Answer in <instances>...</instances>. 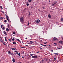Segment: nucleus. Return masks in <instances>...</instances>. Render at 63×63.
Returning <instances> with one entry per match:
<instances>
[{
  "label": "nucleus",
  "instance_id": "nucleus-53",
  "mask_svg": "<svg viewBox=\"0 0 63 63\" xmlns=\"http://www.w3.org/2000/svg\"><path fill=\"white\" fill-rule=\"evenodd\" d=\"M0 8H1V9H3V8H2V7L1 6V7H0Z\"/></svg>",
  "mask_w": 63,
  "mask_h": 63
},
{
  "label": "nucleus",
  "instance_id": "nucleus-15",
  "mask_svg": "<svg viewBox=\"0 0 63 63\" xmlns=\"http://www.w3.org/2000/svg\"><path fill=\"white\" fill-rule=\"evenodd\" d=\"M0 19H3V18L1 17H0Z\"/></svg>",
  "mask_w": 63,
  "mask_h": 63
},
{
  "label": "nucleus",
  "instance_id": "nucleus-61",
  "mask_svg": "<svg viewBox=\"0 0 63 63\" xmlns=\"http://www.w3.org/2000/svg\"><path fill=\"white\" fill-rule=\"evenodd\" d=\"M22 47V48H24V47Z\"/></svg>",
  "mask_w": 63,
  "mask_h": 63
},
{
  "label": "nucleus",
  "instance_id": "nucleus-59",
  "mask_svg": "<svg viewBox=\"0 0 63 63\" xmlns=\"http://www.w3.org/2000/svg\"><path fill=\"white\" fill-rule=\"evenodd\" d=\"M25 39H27V38H25Z\"/></svg>",
  "mask_w": 63,
  "mask_h": 63
},
{
  "label": "nucleus",
  "instance_id": "nucleus-19",
  "mask_svg": "<svg viewBox=\"0 0 63 63\" xmlns=\"http://www.w3.org/2000/svg\"><path fill=\"white\" fill-rule=\"evenodd\" d=\"M58 53H54V54H55V55H56L57 54V56L58 55Z\"/></svg>",
  "mask_w": 63,
  "mask_h": 63
},
{
  "label": "nucleus",
  "instance_id": "nucleus-6",
  "mask_svg": "<svg viewBox=\"0 0 63 63\" xmlns=\"http://www.w3.org/2000/svg\"><path fill=\"white\" fill-rule=\"evenodd\" d=\"M0 42H1L2 43H3V39L2 38L0 37Z\"/></svg>",
  "mask_w": 63,
  "mask_h": 63
},
{
  "label": "nucleus",
  "instance_id": "nucleus-32",
  "mask_svg": "<svg viewBox=\"0 0 63 63\" xmlns=\"http://www.w3.org/2000/svg\"><path fill=\"white\" fill-rule=\"evenodd\" d=\"M29 58H30H30H31V56H29Z\"/></svg>",
  "mask_w": 63,
  "mask_h": 63
},
{
  "label": "nucleus",
  "instance_id": "nucleus-54",
  "mask_svg": "<svg viewBox=\"0 0 63 63\" xmlns=\"http://www.w3.org/2000/svg\"><path fill=\"white\" fill-rule=\"evenodd\" d=\"M40 45H42V46H43V45L42 44H40Z\"/></svg>",
  "mask_w": 63,
  "mask_h": 63
},
{
  "label": "nucleus",
  "instance_id": "nucleus-45",
  "mask_svg": "<svg viewBox=\"0 0 63 63\" xmlns=\"http://www.w3.org/2000/svg\"><path fill=\"white\" fill-rule=\"evenodd\" d=\"M7 20H8V21H9V19H8V18H7Z\"/></svg>",
  "mask_w": 63,
  "mask_h": 63
},
{
  "label": "nucleus",
  "instance_id": "nucleus-51",
  "mask_svg": "<svg viewBox=\"0 0 63 63\" xmlns=\"http://www.w3.org/2000/svg\"><path fill=\"white\" fill-rule=\"evenodd\" d=\"M15 52H17V51H15Z\"/></svg>",
  "mask_w": 63,
  "mask_h": 63
},
{
  "label": "nucleus",
  "instance_id": "nucleus-40",
  "mask_svg": "<svg viewBox=\"0 0 63 63\" xmlns=\"http://www.w3.org/2000/svg\"><path fill=\"white\" fill-rule=\"evenodd\" d=\"M2 27H3V25H1V28H2Z\"/></svg>",
  "mask_w": 63,
  "mask_h": 63
},
{
  "label": "nucleus",
  "instance_id": "nucleus-37",
  "mask_svg": "<svg viewBox=\"0 0 63 63\" xmlns=\"http://www.w3.org/2000/svg\"><path fill=\"white\" fill-rule=\"evenodd\" d=\"M27 6H29V4L28 3L27 4Z\"/></svg>",
  "mask_w": 63,
  "mask_h": 63
},
{
  "label": "nucleus",
  "instance_id": "nucleus-22",
  "mask_svg": "<svg viewBox=\"0 0 63 63\" xmlns=\"http://www.w3.org/2000/svg\"><path fill=\"white\" fill-rule=\"evenodd\" d=\"M32 55H33V54H32L30 55V56H32Z\"/></svg>",
  "mask_w": 63,
  "mask_h": 63
},
{
  "label": "nucleus",
  "instance_id": "nucleus-47",
  "mask_svg": "<svg viewBox=\"0 0 63 63\" xmlns=\"http://www.w3.org/2000/svg\"><path fill=\"white\" fill-rule=\"evenodd\" d=\"M57 48H58V49H60V48H59L58 47H57Z\"/></svg>",
  "mask_w": 63,
  "mask_h": 63
},
{
  "label": "nucleus",
  "instance_id": "nucleus-1",
  "mask_svg": "<svg viewBox=\"0 0 63 63\" xmlns=\"http://www.w3.org/2000/svg\"><path fill=\"white\" fill-rule=\"evenodd\" d=\"M24 19V18L23 17H21L20 18V20L21 22H22L23 23L24 22V20H23Z\"/></svg>",
  "mask_w": 63,
  "mask_h": 63
},
{
  "label": "nucleus",
  "instance_id": "nucleus-13",
  "mask_svg": "<svg viewBox=\"0 0 63 63\" xmlns=\"http://www.w3.org/2000/svg\"><path fill=\"white\" fill-rule=\"evenodd\" d=\"M48 17H49V18H50L51 17V16H50V15L49 14V15H48Z\"/></svg>",
  "mask_w": 63,
  "mask_h": 63
},
{
  "label": "nucleus",
  "instance_id": "nucleus-29",
  "mask_svg": "<svg viewBox=\"0 0 63 63\" xmlns=\"http://www.w3.org/2000/svg\"><path fill=\"white\" fill-rule=\"evenodd\" d=\"M2 29L3 30H5V28H4V27H3V28H2Z\"/></svg>",
  "mask_w": 63,
  "mask_h": 63
},
{
  "label": "nucleus",
  "instance_id": "nucleus-31",
  "mask_svg": "<svg viewBox=\"0 0 63 63\" xmlns=\"http://www.w3.org/2000/svg\"><path fill=\"white\" fill-rule=\"evenodd\" d=\"M7 22V20H4V22Z\"/></svg>",
  "mask_w": 63,
  "mask_h": 63
},
{
  "label": "nucleus",
  "instance_id": "nucleus-64",
  "mask_svg": "<svg viewBox=\"0 0 63 63\" xmlns=\"http://www.w3.org/2000/svg\"><path fill=\"white\" fill-rule=\"evenodd\" d=\"M62 40H63V38H62Z\"/></svg>",
  "mask_w": 63,
  "mask_h": 63
},
{
  "label": "nucleus",
  "instance_id": "nucleus-16",
  "mask_svg": "<svg viewBox=\"0 0 63 63\" xmlns=\"http://www.w3.org/2000/svg\"><path fill=\"white\" fill-rule=\"evenodd\" d=\"M4 38L5 39V40L6 41H7V38H6V37H4Z\"/></svg>",
  "mask_w": 63,
  "mask_h": 63
},
{
  "label": "nucleus",
  "instance_id": "nucleus-2",
  "mask_svg": "<svg viewBox=\"0 0 63 63\" xmlns=\"http://www.w3.org/2000/svg\"><path fill=\"white\" fill-rule=\"evenodd\" d=\"M53 41H57V40H58V39L54 37L53 39Z\"/></svg>",
  "mask_w": 63,
  "mask_h": 63
},
{
  "label": "nucleus",
  "instance_id": "nucleus-10",
  "mask_svg": "<svg viewBox=\"0 0 63 63\" xmlns=\"http://www.w3.org/2000/svg\"><path fill=\"white\" fill-rule=\"evenodd\" d=\"M12 49V50H16V49L15 48H11Z\"/></svg>",
  "mask_w": 63,
  "mask_h": 63
},
{
  "label": "nucleus",
  "instance_id": "nucleus-36",
  "mask_svg": "<svg viewBox=\"0 0 63 63\" xmlns=\"http://www.w3.org/2000/svg\"><path fill=\"white\" fill-rule=\"evenodd\" d=\"M30 15H31V14L30 13V12H29V15L30 16Z\"/></svg>",
  "mask_w": 63,
  "mask_h": 63
},
{
  "label": "nucleus",
  "instance_id": "nucleus-38",
  "mask_svg": "<svg viewBox=\"0 0 63 63\" xmlns=\"http://www.w3.org/2000/svg\"><path fill=\"white\" fill-rule=\"evenodd\" d=\"M28 44H29V45H31L30 42H29V43H28Z\"/></svg>",
  "mask_w": 63,
  "mask_h": 63
},
{
  "label": "nucleus",
  "instance_id": "nucleus-17",
  "mask_svg": "<svg viewBox=\"0 0 63 63\" xmlns=\"http://www.w3.org/2000/svg\"><path fill=\"white\" fill-rule=\"evenodd\" d=\"M13 43L14 44H16V43L15 42H13Z\"/></svg>",
  "mask_w": 63,
  "mask_h": 63
},
{
  "label": "nucleus",
  "instance_id": "nucleus-30",
  "mask_svg": "<svg viewBox=\"0 0 63 63\" xmlns=\"http://www.w3.org/2000/svg\"><path fill=\"white\" fill-rule=\"evenodd\" d=\"M12 41H14L15 40V38H13L12 39Z\"/></svg>",
  "mask_w": 63,
  "mask_h": 63
},
{
  "label": "nucleus",
  "instance_id": "nucleus-26",
  "mask_svg": "<svg viewBox=\"0 0 63 63\" xmlns=\"http://www.w3.org/2000/svg\"><path fill=\"white\" fill-rule=\"evenodd\" d=\"M29 24H30V23H29V21L27 25L28 26L29 25Z\"/></svg>",
  "mask_w": 63,
  "mask_h": 63
},
{
  "label": "nucleus",
  "instance_id": "nucleus-27",
  "mask_svg": "<svg viewBox=\"0 0 63 63\" xmlns=\"http://www.w3.org/2000/svg\"><path fill=\"white\" fill-rule=\"evenodd\" d=\"M61 21H63V18H61Z\"/></svg>",
  "mask_w": 63,
  "mask_h": 63
},
{
  "label": "nucleus",
  "instance_id": "nucleus-14",
  "mask_svg": "<svg viewBox=\"0 0 63 63\" xmlns=\"http://www.w3.org/2000/svg\"><path fill=\"white\" fill-rule=\"evenodd\" d=\"M44 60L45 61H47V58H45L44 59Z\"/></svg>",
  "mask_w": 63,
  "mask_h": 63
},
{
  "label": "nucleus",
  "instance_id": "nucleus-60",
  "mask_svg": "<svg viewBox=\"0 0 63 63\" xmlns=\"http://www.w3.org/2000/svg\"><path fill=\"white\" fill-rule=\"evenodd\" d=\"M51 55H52V54H51Z\"/></svg>",
  "mask_w": 63,
  "mask_h": 63
},
{
  "label": "nucleus",
  "instance_id": "nucleus-63",
  "mask_svg": "<svg viewBox=\"0 0 63 63\" xmlns=\"http://www.w3.org/2000/svg\"><path fill=\"white\" fill-rule=\"evenodd\" d=\"M14 54H16V53H14Z\"/></svg>",
  "mask_w": 63,
  "mask_h": 63
},
{
  "label": "nucleus",
  "instance_id": "nucleus-56",
  "mask_svg": "<svg viewBox=\"0 0 63 63\" xmlns=\"http://www.w3.org/2000/svg\"><path fill=\"white\" fill-rule=\"evenodd\" d=\"M32 42H33V41H31L30 42V43H31Z\"/></svg>",
  "mask_w": 63,
  "mask_h": 63
},
{
  "label": "nucleus",
  "instance_id": "nucleus-12",
  "mask_svg": "<svg viewBox=\"0 0 63 63\" xmlns=\"http://www.w3.org/2000/svg\"><path fill=\"white\" fill-rule=\"evenodd\" d=\"M12 61L14 62H15V59L14 58H13Z\"/></svg>",
  "mask_w": 63,
  "mask_h": 63
},
{
  "label": "nucleus",
  "instance_id": "nucleus-23",
  "mask_svg": "<svg viewBox=\"0 0 63 63\" xmlns=\"http://www.w3.org/2000/svg\"><path fill=\"white\" fill-rule=\"evenodd\" d=\"M31 43V45L32 44H34V43H33V42H30Z\"/></svg>",
  "mask_w": 63,
  "mask_h": 63
},
{
  "label": "nucleus",
  "instance_id": "nucleus-33",
  "mask_svg": "<svg viewBox=\"0 0 63 63\" xmlns=\"http://www.w3.org/2000/svg\"><path fill=\"white\" fill-rule=\"evenodd\" d=\"M19 56H20V53H19L18 54Z\"/></svg>",
  "mask_w": 63,
  "mask_h": 63
},
{
  "label": "nucleus",
  "instance_id": "nucleus-43",
  "mask_svg": "<svg viewBox=\"0 0 63 63\" xmlns=\"http://www.w3.org/2000/svg\"><path fill=\"white\" fill-rule=\"evenodd\" d=\"M54 4H52L51 5V6H54Z\"/></svg>",
  "mask_w": 63,
  "mask_h": 63
},
{
  "label": "nucleus",
  "instance_id": "nucleus-4",
  "mask_svg": "<svg viewBox=\"0 0 63 63\" xmlns=\"http://www.w3.org/2000/svg\"><path fill=\"white\" fill-rule=\"evenodd\" d=\"M59 44H63V41H60L59 42Z\"/></svg>",
  "mask_w": 63,
  "mask_h": 63
},
{
  "label": "nucleus",
  "instance_id": "nucleus-20",
  "mask_svg": "<svg viewBox=\"0 0 63 63\" xmlns=\"http://www.w3.org/2000/svg\"><path fill=\"white\" fill-rule=\"evenodd\" d=\"M3 45H6V44L4 42H3Z\"/></svg>",
  "mask_w": 63,
  "mask_h": 63
},
{
  "label": "nucleus",
  "instance_id": "nucleus-39",
  "mask_svg": "<svg viewBox=\"0 0 63 63\" xmlns=\"http://www.w3.org/2000/svg\"><path fill=\"white\" fill-rule=\"evenodd\" d=\"M47 42L46 43H44V44H47Z\"/></svg>",
  "mask_w": 63,
  "mask_h": 63
},
{
  "label": "nucleus",
  "instance_id": "nucleus-24",
  "mask_svg": "<svg viewBox=\"0 0 63 63\" xmlns=\"http://www.w3.org/2000/svg\"><path fill=\"white\" fill-rule=\"evenodd\" d=\"M45 62V61L44 60H42V63H44Z\"/></svg>",
  "mask_w": 63,
  "mask_h": 63
},
{
  "label": "nucleus",
  "instance_id": "nucleus-35",
  "mask_svg": "<svg viewBox=\"0 0 63 63\" xmlns=\"http://www.w3.org/2000/svg\"><path fill=\"white\" fill-rule=\"evenodd\" d=\"M43 46H44V47H46L47 46V45H43Z\"/></svg>",
  "mask_w": 63,
  "mask_h": 63
},
{
  "label": "nucleus",
  "instance_id": "nucleus-55",
  "mask_svg": "<svg viewBox=\"0 0 63 63\" xmlns=\"http://www.w3.org/2000/svg\"><path fill=\"white\" fill-rule=\"evenodd\" d=\"M16 53L17 54H18V52H16Z\"/></svg>",
  "mask_w": 63,
  "mask_h": 63
},
{
  "label": "nucleus",
  "instance_id": "nucleus-44",
  "mask_svg": "<svg viewBox=\"0 0 63 63\" xmlns=\"http://www.w3.org/2000/svg\"><path fill=\"white\" fill-rule=\"evenodd\" d=\"M51 51L52 52H53V50H51Z\"/></svg>",
  "mask_w": 63,
  "mask_h": 63
},
{
  "label": "nucleus",
  "instance_id": "nucleus-41",
  "mask_svg": "<svg viewBox=\"0 0 63 63\" xmlns=\"http://www.w3.org/2000/svg\"><path fill=\"white\" fill-rule=\"evenodd\" d=\"M56 58H54V60H56Z\"/></svg>",
  "mask_w": 63,
  "mask_h": 63
},
{
  "label": "nucleus",
  "instance_id": "nucleus-25",
  "mask_svg": "<svg viewBox=\"0 0 63 63\" xmlns=\"http://www.w3.org/2000/svg\"><path fill=\"white\" fill-rule=\"evenodd\" d=\"M10 54H11V55H14V54L13 53H11Z\"/></svg>",
  "mask_w": 63,
  "mask_h": 63
},
{
  "label": "nucleus",
  "instance_id": "nucleus-52",
  "mask_svg": "<svg viewBox=\"0 0 63 63\" xmlns=\"http://www.w3.org/2000/svg\"><path fill=\"white\" fill-rule=\"evenodd\" d=\"M54 44L55 45H57V44L56 43H55Z\"/></svg>",
  "mask_w": 63,
  "mask_h": 63
},
{
  "label": "nucleus",
  "instance_id": "nucleus-28",
  "mask_svg": "<svg viewBox=\"0 0 63 63\" xmlns=\"http://www.w3.org/2000/svg\"><path fill=\"white\" fill-rule=\"evenodd\" d=\"M6 18L7 19V18H8V16H6Z\"/></svg>",
  "mask_w": 63,
  "mask_h": 63
},
{
  "label": "nucleus",
  "instance_id": "nucleus-58",
  "mask_svg": "<svg viewBox=\"0 0 63 63\" xmlns=\"http://www.w3.org/2000/svg\"><path fill=\"white\" fill-rule=\"evenodd\" d=\"M25 45L26 46H28V45Z\"/></svg>",
  "mask_w": 63,
  "mask_h": 63
},
{
  "label": "nucleus",
  "instance_id": "nucleus-5",
  "mask_svg": "<svg viewBox=\"0 0 63 63\" xmlns=\"http://www.w3.org/2000/svg\"><path fill=\"white\" fill-rule=\"evenodd\" d=\"M36 22L37 23H39L40 22V21L39 19H38L36 21Z\"/></svg>",
  "mask_w": 63,
  "mask_h": 63
},
{
  "label": "nucleus",
  "instance_id": "nucleus-3",
  "mask_svg": "<svg viewBox=\"0 0 63 63\" xmlns=\"http://www.w3.org/2000/svg\"><path fill=\"white\" fill-rule=\"evenodd\" d=\"M37 55H35V56H32V58H37Z\"/></svg>",
  "mask_w": 63,
  "mask_h": 63
},
{
  "label": "nucleus",
  "instance_id": "nucleus-34",
  "mask_svg": "<svg viewBox=\"0 0 63 63\" xmlns=\"http://www.w3.org/2000/svg\"><path fill=\"white\" fill-rule=\"evenodd\" d=\"M57 3V2H55L54 4V5H55V4H56Z\"/></svg>",
  "mask_w": 63,
  "mask_h": 63
},
{
  "label": "nucleus",
  "instance_id": "nucleus-21",
  "mask_svg": "<svg viewBox=\"0 0 63 63\" xmlns=\"http://www.w3.org/2000/svg\"><path fill=\"white\" fill-rule=\"evenodd\" d=\"M13 34L14 35H15L16 34V32H13Z\"/></svg>",
  "mask_w": 63,
  "mask_h": 63
},
{
  "label": "nucleus",
  "instance_id": "nucleus-48",
  "mask_svg": "<svg viewBox=\"0 0 63 63\" xmlns=\"http://www.w3.org/2000/svg\"><path fill=\"white\" fill-rule=\"evenodd\" d=\"M2 13H3L4 14V11H1Z\"/></svg>",
  "mask_w": 63,
  "mask_h": 63
},
{
  "label": "nucleus",
  "instance_id": "nucleus-50",
  "mask_svg": "<svg viewBox=\"0 0 63 63\" xmlns=\"http://www.w3.org/2000/svg\"><path fill=\"white\" fill-rule=\"evenodd\" d=\"M22 58H24V57L23 56L22 57Z\"/></svg>",
  "mask_w": 63,
  "mask_h": 63
},
{
  "label": "nucleus",
  "instance_id": "nucleus-11",
  "mask_svg": "<svg viewBox=\"0 0 63 63\" xmlns=\"http://www.w3.org/2000/svg\"><path fill=\"white\" fill-rule=\"evenodd\" d=\"M6 31L8 32L9 31V29H8V28H7L6 29Z\"/></svg>",
  "mask_w": 63,
  "mask_h": 63
},
{
  "label": "nucleus",
  "instance_id": "nucleus-46",
  "mask_svg": "<svg viewBox=\"0 0 63 63\" xmlns=\"http://www.w3.org/2000/svg\"><path fill=\"white\" fill-rule=\"evenodd\" d=\"M9 41L10 42H11V39H9Z\"/></svg>",
  "mask_w": 63,
  "mask_h": 63
},
{
  "label": "nucleus",
  "instance_id": "nucleus-7",
  "mask_svg": "<svg viewBox=\"0 0 63 63\" xmlns=\"http://www.w3.org/2000/svg\"><path fill=\"white\" fill-rule=\"evenodd\" d=\"M8 54H11V52L10 51H8Z\"/></svg>",
  "mask_w": 63,
  "mask_h": 63
},
{
  "label": "nucleus",
  "instance_id": "nucleus-49",
  "mask_svg": "<svg viewBox=\"0 0 63 63\" xmlns=\"http://www.w3.org/2000/svg\"><path fill=\"white\" fill-rule=\"evenodd\" d=\"M39 52H39V51H38V52H36L37 53H39Z\"/></svg>",
  "mask_w": 63,
  "mask_h": 63
},
{
  "label": "nucleus",
  "instance_id": "nucleus-8",
  "mask_svg": "<svg viewBox=\"0 0 63 63\" xmlns=\"http://www.w3.org/2000/svg\"><path fill=\"white\" fill-rule=\"evenodd\" d=\"M3 33H4V34L5 35H7V34L6 33V32H5V31H4L3 32Z\"/></svg>",
  "mask_w": 63,
  "mask_h": 63
},
{
  "label": "nucleus",
  "instance_id": "nucleus-42",
  "mask_svg": "<svg viewBox=\"0 0 63 63\" xmlns=\"http://www.w3.org/2000/svg\"><path fill=\"white\" fill-rule=\"evenodd\" d=\"M24 52H23L21 54H24Z\"/></svg>",
  "mask_w": 63,
  "mask_h": 63
},
{
  "label": "nucleus",
  "instance_id": "nucleus-9",
  "mask_svg": "<svg viewBox=\"0 0 63 63\" xmlns=\"http://www.w3.org/2000/svg\"><path fill=\"white\" fill-rule=\"evenodd\" d=\"M16 41H19V42H20V43H21V41H20V40L18 39H16Z\"/></svg>",
  "mask_w": 63,
  "mask_h": 63
},
{
  "label": "nucleus",
  "instance_id": "nucleus-62",
  "mask_svg": "<svg viewBox=\"0 0 63 63\" xmlns=\"http://www.w3.org/2000/svg\"><path fill=\"white\" fill-rule=\"evenodd\" d=\"M49 2H50V1L49 0Z\"/></svg>",
  "mask_w": 63,
  "mask_h": 63
},
{
  "label": "nucleus",
  "instance_id": "nucleus-18",
  "mask_svg": "<svg viewBox=\"0 0 63 63\" xmlns=\"http://www.w3.org/2000/svg\"><path fill=\"white\" fill-rule=\"evenodd\" d=\"M28 1L29 2H32V0H28Z\"/></svg>",
  "mask_w": 63,
  "mask_h": 63
},
{
  "label": "nucleus",
  "instance_id": "nucleus-57",
  "mask_svg": "<svg viewBox=\"0 0 63 63\" xmlns=\"http://www.w3.org/2000/svg\"><path fill=\"white\" fill-rule=\"evenodd\" d=\"M19 63H21V62H19Z\"/></svg>",
  "mask_w": 63,
  "mask_h": 63
}]
</instances>
